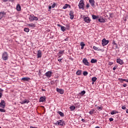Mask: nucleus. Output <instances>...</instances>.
<instances>
[{
	"instance_id": "1",
	"label": "nucleus",
	"mask_w": 128,
	"mask_h": 128,
	"mask_svg": "<svg viewBox=\"0 0 128 128\" xmlns=\"http://www.w3.org/2000/svg\"><path fill=\"white\" fill-rule=\"evenodd\" d=\"M78 6L80 10H84V0H80Z\"/></svg>"
},
{
	"instance_id": "2",
	"label": "nucleus",
	"mask_w": 128,
	"mask_h": 128,
	"mask_svg": "<svg viewBox=\"0 0 128 128\" xmlns=\"http://www.w3.org/2000/svg\"><path fill=\"white\" fill-rule=\"evenodd\" d=\"M8 54L6 52H4L2 54V60H8Z\"/></svg>"
},
{
	"instance_id": "3",
	"label": "nucleus",
	"mask_w": 128,
	"mask_h": 128,
	"mask_svg": "<svg viewBox=\"0 0 128 128\" xmlns=\"http://www.w3.org/2000/svg\"><path fill=\"white\" fill-rule=\"evenodd\" d=\"M64 120H59L57 121L56 122V124H58V126H64Z\"/></svg>"
},
{
	"instance_id": "4",
	"label": "nucleus",
	"mask_w": 128,
	"mask_h": 128,
	"mask_svg": "<svg viewBox=\"0 0 128 128\" xmlns=\"http://www.w3.org/2000/svg\"><path fill=\"white\" fill-rule=\"evenodd\" d=\"M108 42H110V41L108 40H106V38H104L102 40V44L104 46H106V44H108Z\"/></svg>"
},
{
	"instance_id": "5",
	"label": "nucleus",
	"mask_w": 128,
	"mask_h": 128,
	"mask_svg": "<svg viewBox=\"0 0 128 128\" xmlns=\"http://www.w3.org/2000/svg\"><path fill=\"white\" fill-rule=\"evenodd\" d=\"M84 20L85 22H86L87 24H90V18L89 17H86L84 16Z\"/></svg>"
},
{
	"instance_id": "6",
	"label": "nucleus",
	"mask_w": 128,
	"mask_h": 128,
	"mask_svg": "<svg viewBox=\"0 0 128 128\" xmlns=\"http://www.w3.org/2000/svg\"><path fill=\"white\" fill-rule=\"evenodd\" d=\"M56 90L60 94H64V90L62 88H56Z\"/></svg>"
},
{
	"instance_id": "7",
	"label": "nucleus",
	"mask_w": 128,
	"mask_h": 128,
	"mask_svg": "<svg viewBox=\"0 0 128 128\" xmlns=\"http://www.w3.org/2000/svg\"><path fill=\"white\" fill-rule=\"evenodd\" d=\"M52 74V71H48L45 74V76H47V78H50Z\"/></svg>"
},
{
	"instance_id": "8",
	"label": "nucleus",
	"mask_w": 128,
	"mask_h": 128,
	"mask_svg": "<svg viewBox=\"0 0 128 128\" xmlns=\"http://www.w3.org/2000/svg\"><path fill=\"white\" fill-rule=\"evenodd\" d=\"M82 62L85 64V66H90V62H88V60L86 58L83 59Z\"/></svg>"
},
{
	"instance_id": "9",
	"label": "nucleus",
	"mask_w": 128,
	"mask_h": 128,
	"mask_svg": "<svg viewBox=\"0 0 128 128\" xmlns=\"http://www.w3.org/2000/svg\"><path fill=\"white\" fill-rule=\"evenodd\" d=\"M28 102H30L29 100L26 99L24 100H21L20 104H28Z\"/></svg>"
},
{
	"instance_id": "10",
	"label": "nucleus",
	"mask_w": 128,
	"mask_h": 128,
	"mask_svg": "<svg viewBox=\"0 0 128 128\" xmlns=\"http://www.w3.org/2000/svg\"><path fill=\"white\" fill-rule=\"evenodd\" d=\"M42 50H39L38 51V54H37V58H42Z\"/></svg>"
},
{
	"instance_id": "11",
	"label": "nucleus",
	"mask_w": 128,
	"mask_h": 128,
	"mask_svg": "<svg viewBox=\"0 0 128 128\" xmlns=\"http://www.w3.org/2000/svg\"><path fill=\"white\" fill-rule=\"evenodd\" d=\"M0 108H6L4 100H2L1 101V102L0 103Z\"/></svg>"
},
{
	"instance_id": "12",
	"label": "nucleus",
	"mask_w": 128,
	"mask_h": 128,
	"mask_svg": "<svg viewBox=\"0 0 128 128\" xmlns=\"http://www.w3.org/2000/svg\"><path fill=\"white\" fill-rule=\"evenodd\" d=\"M89 2L92 8H94L95 6L94 4L96 2H94V0H89Z\"/></svg>"
},
{
	"instance_id": "13",
	"label": "nucleus",
	"mask_w": 128,
	"mask_h": 128,
	"mask_svg": "<svg viewBox=\"0 0 128 128\" xmlns=\"http://www.w3.org/2000/svg\"><path fill=\"white\" fill-rule=\"evenodd\" d=\"M69 16H70V20H72L74 18V12L72 11H70Z\"/></svg>"
},
{
	"instance_id": "14",
	"label": "nucleus",
	"mask_w": 128,
	"mask_h": 128,
	"mask_svg": "<svg viewBox=\"0 0 128 128\" xmlns=\"http://www.w3.org/2000/svg\"><path fill=\"white\" fill-rule=\"evenodd\" d=\"M46 96H42L39 100L40 102H46Z\"/></svg>"
},
{
	"instance_id": "15",
	"label": "nucleus",
	"mask_w": 128,
	"mask_h": 128,
	"mask_svg": "<svg viewBox=\"0 0 128 128\" xmlns=\"http://www.w3.org/2000/svg\"><path fill=\"white\" fill-rule=\"evenodd\" d=\"M21 80H23L24 82H28V80H30V78L28 77L22 78Z\"/></svg>"
},
{
	"instance_id": "16",
	"label": "nucleus",
	"mask_w": 128,
	"mask_h": 128,
	"mask_svg": "<svg viewBox=\"0 0 128 128\" xmlns=\"http://www.w3.org/2000/svg\"><path fill=\"white\" fill-rule=\"evenodd\" d=\"M116 62H118V64H124V61H122V60L120 58L117 59Z\"/></svg>"
},
{
	"instance_id": "17",
	"label": "nucleus",
	"mask_w": 128,
	"mask_h": 128,
	"mask_svg": "<svg viewBox=\"0 0 128 128\" xmlns=\"http://www.w3.org/2000/svg\"><path fill=\"white\" fill-rule=\"evenodd\" d=\"M6 16V13L4 12H0V20H2Z\"/></svg>"
},
{
	"instance_id": "18",
	"label": "nucleus",
	"mask_w": 128,
	"mask_h": 128,
	"mask_svg": "<svg viewBox=\"0 0 128 128\" xmlns=\"http://www.w3.org/2000/svg\"><path fill=\"white\" fill-rule=\"evenodd\" d=\"M68 8H70V5L68 4H65V5L63 6L62 8L63 10H66Z\"/></svg>"
},
{
	"instance_id": "19",
	"label": "nucleus",
	"mask_w": 128,
	"mask_h": 128,
	"mask_svg": "<svg viewBox=\"0 0 128 128\" xmlns=\"http://www.w3.org/2000/svg\"><path fill=\"white\" fill-rule=\"evenodd\" d=\"M16 10H18V12H20L21 8H20V4H18L16 7Z\"/></svg>"
},
{
	"instance_id": "20",
	"label": "nucleus",
	"mask_w": 128,
	"mask_h": 128,
	"mask_svg": "<svg viewBox=\"0 0 128 128\" xmlns=\"http://www.w3.org/2000/svg\"><path fill=\"white\" fill-rule=\"evenodd\" d=\"M80 46H81V50H84L86 46V44H84V42H81L80 44Z\"/></svg>"
},
{
	"instance_id": "21",
	"label": "nucleus",
	"mask_w": 128,
	"mask_h": 128,
	"mask_svg": "<svg viewBox=\"0 0 128 128\" xmlns=\"http://www.w3.org/2000/svg\"><path fill=\"white\" fill-rule=\"evenodd\" d=\"M93 48H94V50H98V52H100V50H102V49H100V48H98L96 46H94Z\"/></svg>"
},
{
	"instance_id": "22",
	"label": "nucleus",
	"mask_w": 128,
	"mask_h": 128,
	"mask_svg": "<svg viewBox=\"0 0 128 128\" xmlns=\"http://www.w3.org/2000/svg\"><path fill=\"white\" fill-rule=\"evenodd\" d=\"M90 62L92 64H96V62H98V60L96 59L92 58Z\"/></svg>"
},
{
	"instance_id": "23",
	"label": "nucleus",
	"mask_w": 128,
	"mask_h": 128,
	"mask_svg": "<svg viewBox=\"0 0 128 128\" xmlns=\"http://www.w3.org/2000/svg\"><path fill=\"white\" fill-rule=\"evenodd\" d=\"M30 22H34V15H30L29 16Z\"/></svg>"
},
{
	"instance_id": "24",
	"label": "nucleus",
	"mask_w": 128,
	"mask_h": 128,
	"mask_svg": "<svg viewBox=\"0 0 128 128\" xmlns=\"http://www.w3.org/2000/svg\"><path fill=\"white\" fill-rule=\"evenodd\" d=\"M98 22H106V20H104V18H101L98 19Z\"/></svg>"
},
{
	"instance_id": "25",
	"label": "nucleus",
	"mask_w": 128,
	"mask_h": 128,
	"mask_svg": "<svg viewBox=\"0 0 128 128\" xmlns=\"http://www.w3.org/2000/svg\"><path fill=\"white\" fill-rule=\"evenodd\" d=\"M28 26H30L31 28H35L36 27V24H34V23L29 24H28Z\"/></svg>"
},
{
	"instance_id": "26",
	"label": "nucleus",
	"mask_w": 128,
	"mask_h": 128,
	"mask_svg": "<svg viewBox=\"0 0 128 128\" xmlns=\"http://www.w3.org/2000/svg\"><path fill=\"white\" fill-rule=\"evenodd\" d=\"M57 114H60V116H64V113L60 111H58Z\"/></svg>"
},
{
	"instance_id": "27",
	"label": "nucleus",
	"mask_w": 128,
	"mask_h": 128,
	"mask_svg": "<svg viewBox=\"0 0 128 128\" xmlns=\"http://www.w3.org/2000/svg\"><path fill=\"white\" fill-rule=\"evenodd\" d=\"M76 74L77 76H80L82 74V70H78L76 72Z\"/></svg>"
},
{
	"instance_id": "28",
	"label": "nucleus",
	"mask_w": 128,
	"mask_h": 128,
	"mask_svg": "<svg viewBox=\"0 0 128 128\" xmlns=\"http://www.w3.org/2000/svg\"><path fill=\"white\" fill-rule=\"evenodd\" d=\"M70 108L71 111H72V110H76V106H72L70 107Z\"/></svg>"
},
{
	"instance_id": "29",
	"label": "nucleus",
	"mask_w": 128,
	"mask_h": 128,
	"mask_svg": "<svg viewBox=\"0 0 128 128\" xmlns=\"http://www.w3.org/2000/svg\"><path fill=\"white\" fill-rule=\"evenodd\" d=\"M92 18L93 20H96V18H98V16H96L94 14H92Z\"/></svg>"
},
{
	"instance_id": "30",
	"label": "nucleus",
	"mask_w": 128,
	"mask_h": 128,
	"mask_svg": "<svg viewBox=\"0 0 128 128\" xmlns=\"http://www.w3.org/2000/svg\"><path fill=\"white\" fill-rule=\"evenodd\" d=\"M61 30H62V32H66V28L64 26H61Z\"/></svg>"
},
{
	"instance_id": "31",
	"label": "nucleus",
	"mask_w": 128,
	"mask_h": 128,
	"mask_svg": "<svg viewBox=\"0 0 128 128\" xmlns=\"http://www.w3.org/2000/svg\"><path fill=\"white\" fill-rule=\"evenodd\" d=\"M90 114H94V109H92L89 112Z\"/></svg>"
},
{
	"instance_id": "32",
	"label": "nucleus",
	"mask_w": 128,
	"mask_h": 128,
	"mask_svg": "<svg viewBox=\"0 0 128 128\" xmlns=\"http://www.w3.org/2000/svg\"><path fill=\"white\" fill-rule=\"evenodd\" d=\"M118 114V112L116 110H112L111 112V114Z\"/></svg>"
},
{
	"instance_id": "33",
	"label": "nucleus",
	"mask_w": 128,
	"mask_h": 128,
	"mask_svg": "<svg viewBox=\"0 0 128 128\" xmlns=\"http://www.w3.org/2000/svg\"><path fill=\"white\" fill-rule=\"evenodd\" d=\"M86 94V91L83 90L80 93V96H84Z\"/></svg>"
},
{
	"instance_id": "34",
	"label": "nucleus",
	"mask_w": 128,
	"mask_h": 128,
	"mask_svg": "<svg viewBox=\"0 0 128 128\" xmlns=\"http://www.w3.org/2000/svg\"><path fill=\"white\" fill-rule=\"evenodd\" d=\"M34 20H38V18L36 16H33V22Z\"/></svg>"
},
{
	"instance_id": "35",
	"label": "nucleus",
	"mask_w": 128,
	"mask_h": 128,
	"mask_svg": "<svg viewBox=\"0 0 128 128\" xmlns=\"http://www.w3.org/2000/svg\"><path fill=\"white\" fill-rule=\"evenodd\" d=\"M24 32H30V28H24Z\"/></svg>"
},
{
	"instance_id": "36",
	"label": "nucleus",
	"mask_w": 128,
	"mask_h": 128,
	"mask_svg": "<svg viewBox=\"0 0 128 128\" xmlns=\"http://www.w3.org/2000/svg\"><path fill=\"white\" fill-rule=\"evenodd\" d=\"M96 80H98V78H96V77H93L92 78V82H95L96 81Z\"/></svg>"
},
{
	"instance_id": "37",
	"label": "nucleus",
	"mask_w": 128,
	"mask_h": 128,
	"mask_svg": "<svg viewBox=\"0 0 128 128\" xmlns=\"http://www.w3.org/2000/svg\"><path fill=\"white\" fill-rule=\"evenodd\" d=\"M83 74L84 76H88V72L86 71H84L83 72Z\"/></svg>"
},
{
	"instance_id": "38",
	"label": "nucleus",
	"mask_w": 128,
	"mask_h": 128,
	"mask_svg": "<svg viewBox=\"0 0 128 128\" xmlns=\"http://www.w3.org/2000/svg\"><path fill=\"white\" fill-rule=\"evenodd\" d=\"M120 80H123L124 82H128V80L126 79H122V78H120Z\"/></svg>"
},
{
	"instance_id": "39",
	"label": "nucleus",
	"mask_w": 128,
	"mask_h": 128,
	"mask_svg": "<svg viewBox=\"0 0 128 128\" xmlns=\"http://www.w3.org/2000/svg\"><path fill=\"white\" fill-rule=\"evenodd\" d=\"M97 108L98 110H102V106H98Z\"/></svg>"
},
{
	"instance_id": "40",
	"label": "nucleus",
	"mask_w": 128,
	"mask_h": 128,
	"mask_svg": "<svg viewBox=\"0 0 128 128\" xmlns=\"http://www.w3.org/2000/svg\"><path fill=\"white\" fill-rule=\"evenodd\" d=\"M64 52V50H60L59 52V54H62Z\"/></svg>"
},
{
	"instance_id": "41",
	"label": "nucleus",
	"mask_w": 128,
	"mask_h": 128,
	"mask_svg": "<svg viewBox=\"0 0 128 128\" xmlns=\"http://www.w3.org/2000/svg\"><path fill=\"white\" fill-rule=\"evenodd\" d=\"M56 4L54 3L52 6V8H56Z\"/></svg>"
},
{
	"instance_id": "42",
	"label": "nucleus",
	"mask_w": 128,
	"mask_h": 128,
	"mask_svg": "<svg viewBox=\"0 0 128 128\" xmlns=\"http://www.w3.org/2000/svg\"><path fill=\"white\" fill-rule=\"evenodd\" d=\"M0 112H6V110H4V109L0 108Z\"/></svg>"
},
{
	"instance_id": "43",
	"label": "nucleus",
	"mask_w": 128,
	"mask_h": 128,
	"mask_svg": "<svg viewBox=\"0 0 128 128\" xmlns=\"http://www.w3.org/2000/svg\"><path fill=\"white\" fill-rule=\"evenodd\" d=\"M122 110H126V106H122Z\"/></svg>"
},
{
	"instance_id": "44",
	"label": "nucleus",
	"mask_w": 128,
	"mask_h": 128,
	"mask_svg": "<svg viewBox=\"0 0 128 128\" xmlns=\"http://www.w3.org/2000/svg\"><path fill=\"white\" fill-rule=\"evenodd\" d=\"M52 6H48V12H50V10H52Z\"/></svg>"
},
{
	"instance_id": "45",
	"label": "nucleus",
	"mask_w": 128,
	"mask_h": 128,
	"mask_svg": "<svg viewBox=\"0 0 128 128\" xmlns=\"http://www.w3.org/2000/svg\"><path fill=\"white\" fill-rule=\"evenodd\" d=\"M116 68H118V66H114L113 68V70H116Z\"/></svg>"
},
{
	"instance_id": "46",
	"label": "nucleus",
	"mask_w": 128,
	"mask_h": 128,
	"mask_svg": "<svg viewBox=\"0 0 128 128\" xmlns=\"http://www.w3.org/2000/svg\"><path fill=\"white\" fill-rule=\"evenodd\" d=\"M86 8H90V4H87L86 5Z\"/></svg>"
},
{
	"instance_id": "47",
	"label": "nucleus",
	"mask_w": 128,
	"mask_h": 128,
	"mask_svg": "<svg viewBox=\"0 0 128 128\" xmlns=\"http://www.w3.org/2000/svg\"><path fill=\"white\" fill-rule=\"evenodd\" d=\"M109 120L110 122H112L114 120V119L112 118H110Z\"/></svg>"
},
{
	"instance_id": "48",
	"label": "nucleus",
	"mask_w": 128,
	"mask_h": 128,
	"mask_svg": "<svg viewBox=\"0 0 128 128\" xmlns=\"http://www.w3.org/2000/svg\"><path fill=\"white\" fill-rule=\"evenodd\" d=\"M123 86L124 88H126V86H128V85L126 84H124Z\"/></svg>"
},
{
	"instance_id": "49",
	"label": "nucleus",
	"mask_w": 128,
	"mask_h": 128,
	"mask_svg": "<svg viewBox=\"0 0 128 128\" xmlns=\"http://www.w3.org/2000/svg\"><path fill=\"white\" fill-rule=\"evenodd\" d=\"M65 42H68V38H66L64 39Z\"/></svg>"
},
{
	"instance_id": "50",
	"label": "nucleus",
	"mask_w": 128,
	"mask_h": 128,
	"mask_svg": "<svg viewBox=\"0 0 128 128\" xmlns=\"http://www.w3.org/2000/svg\"><path fill=\"white\" fill-rule=\"evenodd\" d=\"M113 64H114L113 62H110L109 66H112Z\"/></svg>"
},
{
	"instance_id": "51",
	"label": "nucleus",
	"mask_w": 128,
	"mask_h": 128,
	"mask_svg": "<svg viewBox=\"0 0 128 128\" xmlns=\"http://www.w3.org/2000/svg\"><path fill=\"white\" fill-rule=\"evenodd\" d=\"M62 58H60L58 60V62H62Z\"/></svg>"
},
{
	"instance_id": "52",
	"label": "nucleus",
	"mask_w": 128,
	"mask_h": 128,
	"mask_svg": "<svg viewBox=\"0 0 128 128\" xmlns=\"http://www.w3.org/2000/svg\"><path fill=\"white\" fill-rule=\"evenodd\" d=\"M2 92H0V98H2Z\"/></svg>"
},
{
	"instance_id": "53",
	"label": "nucleus",
	"mask_w": 128,
	"mask_h": 128,
	"mask_svg": "<svg viewBox=\"0 0 128 128\" xmlns=\"http://www.w3.org/2000/svg\"><path fill=\"white\" fill-rule=\"evenodd\" d=\"M9 2H14V0H8Z\"/></svg>"
},
{
	"instance_id": "54",
	"label": "nucleus",
	"mask_w": 128,
	"mask_h": 128,
	"mask_svg": "<svg viewBox=\"0 0 128 128\" xmlns=\"http://www.w3.org/2000/svg\"><path fill=\"white\" fill-rule=\"evenodd\" d=\"M58 26H60V28H62V26H61L60 24H58Z\"/></svg>"
},
{
	"instance_id": "55",
	"label": "nucleus",
	"mask_w": 128,
	"mask_h": 128,
	"mask_svg": "<svg viewBox=\"0 0 128 128\" xmlns=\"http://www.w3.org/2000/svg\"><path fill=\"white\" fill-rule=\"evenodd\" d=\"M82 122H84L86 120H84V119H82Z\"/></svg>"
},
{
	"instance_id": "56",
	"label": "nucleus",
	"mask_w": 128,
	"mask_h": 128,
	"mask_svg": "<svg viewBox=\"0 0 128 128\" xmlns=\"http://www.w3.org/2000/svg\"><path fill=\"white\" fill-rule=\"evenodd\" d=\"M58 58H62V54H59V55H58Z\"/></svg>"
},
{
	"instance_id": "57",
	"label": "nucleus",
	"mask_w": 128,
	"mask_h": 128,
	"mask_svg": "<svg viewBox=\"0 0 128 128\" xmlns=\"http://www.w3.org/2000/svg\"><path fill=\"white\" fill-rule=\"evenodd\" d=\"M113 44L116 46V42L114 41H113Z\"/></svg>"
},
{
	"instance_id": "58",
	"label": "nucleus",
	"mask_w": 128,
	"mask_h": 128,
	"mask_svg": "<svg viewBox=\"0 0 128 128\" xmlns=\"http://www.w3.org/2000/svg\"><path fill=\"white\" fill-rule=\"evenodd\" d=\"M92 84H94V82L92 81Z\"/></svg>"
},
{
	"instance_id": "59",
	"label": "nucleus",
	"mask_w": 128,
	"mask_h": 128,
	"mask_svg": "<svg viewBox=\"0 0 128 128\" xmlns=\"http://www.w3.org/2000/svg\"><path fill=\"white\" fill-rule=\"evenodd\" d=\"M42 92H46V90L42 88Z\"/></svg>"
},
{
	"instance_id": "60",
	"label": "nucleus",
	"mask_w": 128,
	"mask_h": 128,
	"mask_svg": "<svg viewBox=\"0 0 128 128\" xmlns=\"http://www.w3.org/2000/svg\"><path fill=\"white\" fill-rule=\"evenodd\" d=\"M126 114H128V109L126 110Z\"/></svg>"
},
{
	"instance_id": "61",
	"label": "nucleus",
	"mask_w": 128,
	"mask_h": 128,
	"mask_svg": "<svg viewBox=\"0 0 128 128\" xmlns=\"http://www.w3.org/2000/svg\"><path fill=\"white\" fill-rule=\"evenodd\" d=\"M95 128H100V126H97Z\"/></svg>"
},
{
	"instance_id": "62",
	"label": "nucleus",
	"mask_w": 128,
	"mask_h": 128,
	"mask_svg": "<svg viewBox=\"0 0 128 128\" xmlns=\"http://www.w3.org/2000/svg\"><path fill=\"white\" fill-rule=\"evenodd\" d=\"M4 0V2H8V0Z\"/></svg>"
},
{
	"instance_id": "63",
	"label": "nucleus",
	"mask_w": 128,
	"mask_h": 128,
	"mask_svg": "<svg viewBox=\"0 0 128 128\" xmlns=\"http://www.w3.org/2000/svg\"><path fill=\"white\" fill-rule=\"evenodd\" d=\"M75 106H76V104H75Z\"/></svg>"
}]
</instances>
